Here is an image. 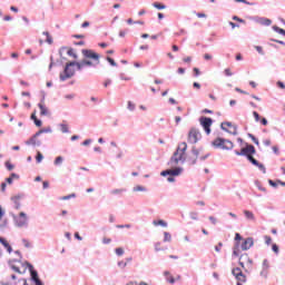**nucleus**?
Segmentation results:
<instances>
[{
	"label": "nucleus",
	"mask_w": 285,
	"mask_h": 285,
	"mask_svg": "<svg viewBox=\"0 0 285 285\" xmlns=\"http://www.w3.org/2000/svg\"><path fill=\"white\" fill-rule=\"evenodd\" d=\"M82 55L85 59H91V60H82L81 62H75V66L78 68V70H83L86 66H99L101 56L97 52H95L91 49H83Z\"/></svg>",
	"instance_id": "obj_1"
},
{
	"label": "nucleus",
	"mask_w": 285,
	"mask_h": 285,
	"mask_svg": "<svg viewBox=\"0 0 285 285\" xmlns=\"http://www.w3.org/2000/svg\"><path fill=\"white\" fill-rule=\"evenodd\" d=\"M256 150H255V146L253 145H247L246 147L242 148L240 151H235V155H237L238 157H247L248 161H250V164H253V166H257V168H259V170H262L264 174H266V167H264L263 164H259V161H257V159H255V157H253L255 155Z\"/></svg>",
	"instance_id": "obj_2"
},
{
	"label": "nucleus",
	"mask_w": 285,
	"mask_h": 285,
	"mask_svg": "<svg viewBox=\"0 0 285 285\" xmlns=\"http://www.w3.org/2000/svg\"><path fill=\"white\" fill-rule=\"evenodd\" d=\"M21 266H24V269L21 272V268L17 265H12L11 268L12 271H14L16 273H19V275L26 273V268H29L30 275H31V282L35 283V285H43V282H41V279L39 278V273H37V271L35 269V267L30 264H21Z\"/></svg>",
	"instance_id": "obj_3"
},
{
	"label": "nucleus",
	"mask_w": 285,
	"mask_h": 285,
	"mask_svg": "<svg viewBox=\"0 0 285 285\" xmlns=\"http://www.w3.org/2000/svg\"><path fill=\"white\" fill-rule=\"evenodd\" d=\"M186 150H188V144L180 142L170 159L171 164L177 165L179 161H186Z\"/></svg>",
	"instance_id": "obj_4"
},
{
	"label": "nucleus",
	"mask_w": 285,
	"mask_h": 285,
	"mask_svg": "<svg viewBox=\"0 0 285 285\" xmlns=\"http://www.w3.org/2000/svg\"><path fill=\"white\" fill-rule=\"evenodd\" d=\"M213 146L216 148H222L223 150H233V141L226 140L224 138H216L213 141Z\"/></svg>",
	"instance_id": "obj_5"
},
{
	"label": "nucleus",
	"mask_w": 285,
	"mask_h": 285,
	"mask_svg": "<svg viewBox=\"0 0 285 285\" xmlns=\"http://www.w3.org/2000/svg\"><path fill=\"white\" fill-rule=\"evenodd\" d=\"M75 61L73 62H68L66 65L63 73H60V80L66 81V79H70L71 77L75 76Z\"/></svg>",
	"instance_id": "obj_6"
},
{
	"label": "nucleus",
	"mask_w": 285,
	"mask_h": 285,
	"mask_svg": "<svg viewBox=\"0 0 285 285\" xmlns=\"http://www.w3.org/2000/svg\"><path fill=\"white\" fill-rule=\"evenodd\" d=\"M202 139V132H199V129L193 127L187 136L188 144H197Z\"/></svg>",
	"instance_id": "obj_7"
},
{
	"label": "nucleus",
	"mask_w": 285,
	"mask_h": 285,
	"mask_svg": "<svg viewBox=\"0 0 285 285\" xmlns=\"http://www.w3.org/2000/svg\"><path fill=\"white\" fill-rule=\"evenodd\" d=\"M234 277L237 279V285L246 284V275L242 272V268L236 267L232 271Z\"/></svg>",
	"instance_id": "obj_8"
},
{
	"label": "nucleus",
	"mask_w": 285,
	"mask_h": 285,
	"mask_svg": "<svg viewBox=\"0 0 285 285\" xmlns=\"http://www.w3.org/2000/svg\"><path fill=\"white\" fill-rule=\"evenodd\" d=\"M199 124L204 128L206 135H210V126H213V118L200 117Z\"/></svg>",
	"instance_id": "obj_9"
},
{
	"label": "nucleus",
	"mask_w": 285,
	"mask_h": 285,
	"mask_svg": "<svg viewBox=\"0 0 285 285\" xmlns=\"http://www.w3.org/2000/svg\"><path fill=\"white\" fill-rule=\"evenodd\" d=\"M160 175L163 177H167V175H170V177H168V181H175V178H173V177H177L178 175H181V168L164 170L160 173Z\"/></svg>",
	"instance_id": "obj_10"
},
{
	"label": "nucleus",
	"mask_w": 285,
	"mask_h": 285,
	"mask_svg": "<svg viewBox=\"0 0 285 285\" xmlns=\"http://www.w3.org/2000/svg\"><path fill=\"white\" fill-rule=\"evenodd\" d=\"M222 128L226 130V132H229V135H237V127L233 125V122H223Z\"/></svg>",
	"instance_id": "obj_11"
},
{
	"label": "nucleus",
	"mask_w": 285,
	"mask_h": 285,
	"mask_svg": "<svg viewBox=\"0 0 285 285\" xmlns=\"http://www.w3.org/2000/svg\"><path fill=\"white\" fill-rule=\"evenodd\" d=\"M43 130L36 132L29 140L26 141L27 146H41V141L37 139L39 135H42Z\"/></svg>",
	"instance_id": "obj_12"
},
{
	"label": "nucleus",
	"mask_w": 285,
	"mask_h": 285,
	"mask_svg": "<svg viewBox=\"0 0 285 285\" xmlns=\"http://www.w3.org/2000/svg\"><path fill=\"white\" fill-rule=\"evenodd\" d=\"M254 244L255 243H254L253 238L249 237V238H246L243 240L240 248H242V250H249V248H253Z\"/></svg>",
	"instance_id": "obj_13"
},
{
	"label": "nucleus",
	"mask_w": 285,
	"mask_h": 285,
	"mask_svg": "<svg viewBox=\"0 0 285 285\" xmlns=\"http://www.w3.org/2000/svg\"><path fill=\"white\" fill-rule=\"evenodd\" d=\"M268 268H271V264L267 259L263 261V269L261 272L262 277H268Z\"/></svg>",
	"instance_id": "obj_14"
},
{
	"label": "nucleus",
	"mask_w": 285,
	"mask_h": 285,
	"mask_svg": "<svg viewBox=\"0 0 285 285\" xmlns=\"http://www.w3.org/2000/svg\"><path fill=\"white\" fill-rule=\"evenodd\" d=\"M18 226H26L28 224V218L26 217V213L21 212L19 217L17 218Z\"/></svg>",
	"instance_id": "obj_15"
},
{
	"label": "nucleus",
	"mask_w": 285,
	"mask_h": 285,
	"mask_svg": "<svg viewBox=\"0 0 285 285\" xmlns=\"http://www.w3.org/2000/svg\"><path fill=\"white\" fill-rule=\"evenodd\" d=\"M199 157V150L197 148L191 149V156L189 157L190 164H197V158Z\"/></svg>",
	"instance_id": "obj_16"
},
{
	"label": "nucleus",
	"mask_w": 285,
	"mask_h": 285,
	"mask_svg": "<svg viewBox=\"0 0 285 285\" xmlns=\"http://www.w3.org/2000/svg\"><path fill=\"white\" fill-rule=\"evenodd\" d=\"M11 279H13L14 285H28V281L26 278H20L17 281V275H11Z\"/></svg>",
	"instance_id": "obj_17"
},
{
	"label": "nucleus",
	"mask_w": 285,
	"mask_h": 285,
	"mask_svg": "<svg viewBox=\"0 0 285 285\" xmlns=\"http://www.w3.org/2000/svg\"><path fill=\"white\" fill-rule=\"evenodd\" d=\"M164 276L166 277V281L169 284H175V277L173 276V274H170V272L168 271L164 272Z\"/></svg>",
	"instance_id": "obj_18"
},
{
	"label": "nucleus",
	"mask_w": 285,
	"mask_h": 285,
	"mask_svg": "<svg viewBox=\"0 0 285 285\" xmlns=\"http://www.w3.org/2000/svg\"><path fill=\"white\" fill-rule=\"evenodd\" d=\"M0 244H2L4 248H7L8 253H12V246H10V244L8 243V240H6V238L0 237Z\"/></svg>",
	"instance_id": "obj_19"
},
{
	"label": "nucleus",
	"mask_w": 285,
	"mask_h": 285,
	"mask_svg": "<svg viewBox=\"0 0 285 285\" xmlns=\"http://www.w3.org/2000/svg\"><path fill=\"white\" fill-rule=\"evenodd\" d=\"M0 244H2L4 248H7L8 253H12V246H10V244L8 243V240H6V238L0 237Z\"/></svg>",
	"instance_id": "obj_20"
},
{
	"label": "nucleus",
	"mask_w": 285,
	"mask_h": 285,
	"mask_svg": "<svg viewBox=\"0 0 285 285\" xmlns=\"http://www.w3.org/2000/svg\"><path fill=\"white\" fill-rule=\"evenodd\" d=\"M244 215L249 222H255V214L253 212L245 209Z\"/></svg>",
	"instance_id": "obj_21"
},
{
	"label": "nucleus",
	"mask_w": 285,
	"mask_h": 285,
	"mask_svg": "<svg viewBox=\"0 0 285 285\" xmlns=\"http://www.w3.org/2000/svg\"><path fill=\"white\" fill-rule=\"evenodd\" d=\"M39 109H40V115L46 116L48 115V108L46 107V105L43 104V101H41L38 105Z\"/></svg>",
	"instance_id": "obj_22"
},
{
	"label": "nucleus",
	"mask_w": 285,
	"mask_h": 285,
	"mask_svg": "<svg viewBox=\"0 0 285 285\" xmlns=\"http://www.w3.org/2000/svg\"><path fill=\"white\" fill-rule=\"evenodd\" d=\"M246 262H250V258H248V254H244L239 258V265L242 266V268H244V264H246Z\"/></svg>",
	"instance_id": "obj_23"
},
{
	"label": "nucleus",
	"mask_w": 285,
	"mask_h": 285,
	"mask_svg": "<svg viewBox=\"0 0 285 285\" xmlns=\"http://www.w3.org/2000/svg\"><path fill=\"white\" fill-rule=\"evenodd\" d=\"M153 224L154 226H163V228H166L168 226V223L164 222L163 219L154 220Z\"/></svg>",
	"instance_id": "obj_24"
},
{
	"label": "nucleus",
	"mask_w": 285,
	"mask_h": 285,
	"mask_svg": "<svg viewBox=\"0 0 285 285\" xmlns=\"http://www.w3.org/2000/svg\"><path fill=\"white\" fill-rule=\"evenodd\" d=\"M164 242H173V236L170 235V233H164Z\"/></svg>",
	"instance_id": "obj_25"
},
{
	"label": "nucleus",
	"mask_w": 285,
	"mask_h": 285,
	"mask_svg": "<svg viewBox=\"0 0 285 285\" xmlns=\"http://www.w3.org/2000/svg\"><path fill=\"white\" fill-rule=\"evenodd\" d=\"M36 161L37 164H41V161H43V154H41V151L37 153Z\"/></svg>",
	"instance_id": "obj_26"
},
{
	"label": "nucleus",
	"mask_w": 285,
	"mask_h": 285,
	"mask_svg": "<svg viewBox=\"0 0 285 285\" xmlns=\"http://www.w3.org/2000/svg\"><path fill=\"white\" fill-rule=\"evenodd\" d=\"M67 55H68L69 57H72L73 59H77V53H75V49H72V48H69V49L67 50Z\"/></svg>",
	"instance_id": "obj_27"
},
{
	"label": "nucleus",
	"mask_w": 285,
	"mask_h": 285,
	"mask_svg": "<svg viewBox=\"0 0 285 285\" xmlns=\"http://www.w3.org/2000/svg\"><path fill=\"white\" fill-rule=\"evenodd\" d=\"M153 6L154 8H157V10H166V6L159 2H155Z\"/></svg>",
	"instance_id": "obj_28"
},
{
	"label": "nucleus",
	"mask_w": 285,
	"mask_h": 285,
	"mask_svg": "<svg viewBox=\"0 0 285 285\" xmlns=\"http://www.w3.org/2000/svg\"><path fill=\"white\" fill-rule=\"evenodd\" d=\"M42 35L47 36V43L52 45V36L48 31H45Z\"/></svg>",
	"instance_id": "obj_29"
},
{
	"label": "nucleus",
	"mask_w": 285,
	"mask_h": 285,
	"mask_svg": "<svg viewBox=\"0 0 285 285\" xmlns=\"http://www.w3.org/2000/svg\"><path fill=\"white\" fill-rule=\"evenodd\" d=\"M248 137L256 146H259V140L253 134H248Z\"/></svg>",
	"instance_id": "obj_30"
},
{
	"label": "nucleus",
	"mask_w": 285,
	"mask_h": 285,
	"mask_svg": "<svg viewBox=\"0 0 285 285\" xmlns=\"http://www.w3.org/2000/svg\"><path fill=\"white\" fill-rule=\"evenodd\" d=\"M273 30H275V32H278V35H285V30L279 28V27H277V26H274Z\"/></svg>",
	"instance_id": "obj_31"
},
{
	"label": "nucleus",
	"mask_w": 285,
	"mask_h": 285,
	"mask_svg": "<svg viewBox=\"0 0 285 285\" xmlns=\"http://www.w3.org/2000/svg\"><path fill=\"white\" fill-rule=\"evenodd\" d=\"M115 253H116V255H118V257H121V255H124V248L122 247H117L115 249Z\"/></svg>",
	"instance_id": "obj_32"
},
{
	"label": "nucleus",
	"mask_w": 285,
	"mask_h": 285,
	"mask_svg": "<svg viewBox=\"0 0 285 285\" xmlns=\"http://www.w3.org/2000/svg\"><path fill=\"white\" fill-rule=\"evenodd\" d=\"M60 130H61V132H69L68 125L61 124L60 125Z\"/></svg>",
	"instance_id": "obj_33"
},
{
	"label": "nucleus",
	"mask_w": 285,
	"mask_h": 285,
	"mask_svg": "<svg viewBox=\"0 0 285 285\" xmlns=\"http://www.w3.org/2000/svg\"><path fill=\"white\" fill-rule=\"evenodd\" d=\"M59 164H63V157H61V156H58V157L56 158V160H55V165H56V166H59Z\"/></svg>",
	"instance_id": "obj_34"
},
{
	"label": "nucleus",
	"mask_w": 285,
	"mask_h": 285,
	"mask_svg": "<svg viewBox=\"0 0 285 285\" xmlns=\"http://www.w3.org/2000/svg\"><path fill=\"white\" fill-rule=\"evenodd\" d=\"M155 250H156L157 253H159V250H164V247H161V243H156V244H155Z\"/></svg>",
	"instance_id": "obj_35"
},
{
	"label": "nucleus",
	"mask_w": 285,
	"mask_h": 285,
	"mask_svg": "<svg viewBox=\"0 0 285 285\" xmlns=\"http://www.w3.org/2000/svg\"><path fill=\"white\" fill-rule=\"evenodd\" d=\"M224 72H225L226 77H233V71L230 70V68H226L224 70Z\"/></svg>",
	"instance_id": "obj_36"
},
{
	"label": "nucleus",
	"mask_w": 285,
	"mask_h": 285,
	"mask_svg": "<svg viewBox=\"0 0 285 285\" xmlns=\"http://www.w3.org/2000/svg\"><path fill=\"white\" fill-rule=\"evenodd\" d=\"M17 177V174H11L9 178L6 179L7 184H12V179Z\"/></svg>",
	"instance_id": "obj_37"
},
{
	"label": "nucleus",
	"mask_w": 285,
	"mask_h": 285,
	"mask_svg": "<svg viewBox=\"0 0 285 285\" xmlns=\"http://www.w3.org/2000/svg\"><path fill=\"white\" fill-rule=\"evenodd\" d=\"M253 116H254L255 121H261L262 118L257 111H254Z\"/></svg>",
	"instance_id": "obj_38"
},
{
	"label": "nucleus",
	"mask_w": 285,
	"mask_h": 285,
	"mask_svg": "<svg viewBox=\"0 0 285 285\" xmlns=\"http://www.w3.org/2000/svg\"><path fill=\"white\" fill-rule=\"evenodd\" d=\"M107 61L108 63H110V66H117V62H115V59L107 57Z\"/></svg>",
	"instance_id": "obj_39"
},
{
	"label": "nucleus",
	"mask_w": 285,
	"mask_h": 285,
	"mask_svg": "<svg viewBox=\"0 0 285 285\" xmlns=\"http://www.w3.org/2000/svg\"><path fill=\"white\" fill-rule=\"evenodd\" d=\"M264 239H265V244L267 245H271L273 242V238H271V236H265Z\"/></svg>",
	"instance_id": "obj_40"
},
{
	"label": "nucleus",
	"mask_w": 285,
	"mask_h": 285,
	"mask_svg": "<svg viewBox=\"0 0 285 285\" xmlns=\"http://www.w3.org/2000/svg\"><path fill=\"white\" fill-rule=\"evenodd\" d=\"M272 249L274 250V253L277 255L279 253V247L277 246V244H274L272 246Z\"/></svg>",
	"instance_id": "obj_41"
},
{
	"label": "nucleus",
	"mask_w": 285,
	"mask_h": 285,
	"mask_svg": "<svg viewBox=\"0 0 285 285\" xmlns=\"http://www.w3.org/2000/svg\"><path fill=\"white\" fill-rule=\"evenodd\" d=\"M72 197H77V195L70 194V195H68V196H63V197H62V200L72 199Z\"/></svg>",
	"instance_id": "obj_42"
},
{
	"label": "nucleus",
	"mask_w": 285,
	"mask_h": 285,
	"mask_svg": "<svg viewBox=\"0 0 285 285\" xmlns=\"http://www.w3.org/2000/svg\"><path fill=\"white\" fill-rule=\"evenodd\" d=\"M268 184H269V186H273V188H277V186H278V183L277 181H273V180H268Z\"/></svg>",
	"instance_id": "obj_43"
},
{
	"label": "nucleus",
	"mask_w": 285,
	"mask_h": 285,
	"mask_svg": "<svg viewBox=\"0 0 285 285\" xmlns=\"http://www.w3.org/2000/svg\"><path fill=\"white\" fill-rule=\"evenodd\" d=\"M184 63H190L193 61V58L190 56L183 59Z\"/></svg>",
	"instance_id": "obj_44"
},
{
	"label": "nucleus",
	"mask_w": 285,
	"mask_h": 285,
	"mask_svg": "<svg viewBox=\"0 0 285 285\" xmlns=\"http://www.w3.org/2000/svg\"><path fill=\"white\" fill-rule=\"evenodd\" d=\"M255 49L259 55H264V49L261 46H256Z\"/></svg>",
	"instance_id": "obj_45"
},
{
	"label": "nucleus",
	"mask_w": 285,
	"mask_h": 285,
	"mask_svg": "<svg viewBox=\"0 0 285 285\" xmlns=\"http://www.w3.org/2000/svg\"><path fill=\"white\" fill-rule=\"evenodd\" d=\"M194 73H195V77H199L202 75V72L199 71V68L197 67L194 68Z\"/></svg>",
	"instance_id": "obj_46"
},
{
	"label": "nucleus",
	"mask_w": 285,
	"mask_h": 285,
	"mask_svg": "<svg viewBox=\"0 0 285 285\" xmlns=\"http://www.w3.org/2000/svg\"><path fill=\"white\" fill-rule=\"evenodd\" d=\"M6 167L9 169V170H14V165L10 164V163H6Z\"/></svg>",
	"instance_id": "obj_47"
},
{
	"label": "nucleus",
	"mask_w": 285,
	"mask_h": 285,
	"mask_svg": "<svg viewBox=\"0 0 285 285\" xmlns=\"http://www.w3.org/2000/svg\"><path fill=\"white\" fill-rule=\"evenodd\" d=\"M204 59H205L206 61H210V59H213V56L209 55V53H205V55H204Z\"/></svg>",
	"instance_id": "obj_48"
},
{
	"label": "nucleus",
	"mask_w": 285,
	"mask_h": 285,
	"mask_svg": "<svg viewBox=\"0 0 285 285\" xmlns=\"http://www.w3.org/2000/svg\"><path fill=\"white\" fill-rule=\"evenodd\" d=\"M33 122H35V125H36L38 128H41V126H42L41 120L36 119V120H33Z\"/></svg>",
	"instance_id": "obj_49"
},
{
	"label": "nucleus",
	"mask_w": 285,
	"mask_h": 285,
	"mask_svg": "<svg viewBox=\"0 0 285 285\" xmlns=\"http://www.w3.org/2000/svg\"><path fill=\"white\" fill-rule=\"evenodd\" d=\"M272 150L275 155H279V148L277 146L272 147Z\"/></svg>",
	"instance_id": "obj_50"
},
{
	"label": "nucleus",
	"mask_w": 285,
	"mask_h": 285,
	"mask_svg": "<svg viewBox=\"0 0 285 285\" xmlns=\"http://www.w3.org/2000/svg\"><path fill=\"white\" fill-rule=\"evenodd\" d=\"M111 83H112V80L107 79V80L104 82V86H105V88H108V86H110Z\"/></svg>",
	"instance_id": "obj_51"
},
{
	"label": "nucleus",
	"mask_w": 285,
	"mask_h": 285,
	"mask_svg": "<svg viewBox=\"0 0 285 285\" xmlns=\"http://www.w3.org/2000/svg\"><path fill=\"white\" fill-rule=\"evenodd\" d=\"M261 124H262L263 126H268V120H267L266 118H262V119H261Z\"/></svg>",
	"instance_id": "obj_52"
},
{
	"label": "nucleus",
	"mask_w": 285,
	"mask_h": 285,
	"mask_svg": "<svg viewBox=\"0 0 285 285\" xmlns=\"http://www.w3.org/2000/svg\"><path fill=\"white\" fill-rule=\"evenodd\" d=\"M110 242H112V239L108 238V237H105L102 239V244H110Z\"/></svg>",
	"instance_id": "obj_53"
},
{
	"label": "nucleus",
	"mask_w": 285,
	"mask_h": 285,
	"mask_svg": "<svg viewBox=\"0 0 285 285\" xmlns=\"http://www.w3.org/2000/svg\"><path fill=\"white\" fill-rule=\"evenodd\" d=\"M128 108L129 110H135V104H132L131 101L128 102Z\"/></svg>",
	"instance_id": "obj_54"
},
{
	"label": "nucleus",
	"mask_w": 285,
	"mask_h": 285,
	"mask_svg": "<svg viewBox=\"0 0 285 285\" xmlns=\"http://www.w3.org/2000/svg\"><path fill=\"white\" fill-rule=\"evenodd\" d=\"M277 86H278V88H282V90L285 89V85H284V82H282V81H278V82H277Z\"/></svg>",
	"instance_id": "obj_55"
},
{
	"label": "nucleus",
	"mask_w": 285,
	"mask_h": 285,
	"mask_svg": "<svg viewBox=\"0 0 285 285\" xmlns=\"http://www.w3.org/2000/svg\"><path fill=\"white\" fill-rule=\"evenodd\" d=\"M209 222H212V224H217V218L209 216Z\"/></svg>",
	"instance_id": "obj_56"
},
{
	"label": "nucleus",
	"mask_w": 285,
	"mask_h": 285,
	"mask_svg": "<svg viewBox=\"0 0 285 285\" xmlns=\"http://www.w3.org/2000/svg\"><path fill=\"white\" fill-rule=\"evenodd\" d=\"M50 187V183H48V181H43L42 183V188H49Z\"/></svg>",
	"instance_id": "obj_57"
},
{
	"label": "nucleus",
	"mask_w": 285,
	"mask_h": 285,
	"mask_svg": "<svg viewBox=\"0 0 285 285\" xmlns=\"http://www.w3.org/2000/svg\"><path fill=\"white\" fill-rule=\"evenodd\" d=\"M235 239H236V242L242 240V235H239V233H236V235H235Z\"/></svg>",
	"instance_id": "obj_58"
},
{
	"label": "nucleus",
	"mask_w": 285,
	"mask_h": 285,
	"mask_svg": "<svg viewBox=\"0 0 285 285\" xmlns=\"http://www.w3.org/2000/svg\"><path fill=\"white\" fill-rule=\"evenodd\" d=\"M196 16L198 17V19H205L206 13H196Z\"/></svg>",
	"instance_id": "obj_59"
},
{
	"label": "nucleus",
	"mask_w": 285,
	"mask_h": 285,
	"mask_svg": "<svg viewBox=\"0 0 285 285\" xmlns=\"http://www.w3.org/2000/svg\"><path fill=\"white\" fill-rule=\"evenodd\" d=\"M117 228H130V225H117Z\"/></svg>",
	"instance_id": "obj_60"
},
{
	"label": "nucleus",
	"mask_w": 285,
	"mask_h": 285,
	"mask_svg": "<svg viewBox=\"0 0 285 285\" xmlns=\"http://www.w3.org/2000/svg\"><path fill=\"white\" fill-rule=\"evenodd\" d=\"M88 26H90V22L85 21V22L81 24V28H88Z\"/></svg>",
	"instance_id": "obj_61"
},
{
	"label": "nucleus",
	"mask_w": 285,
	"mask_h": 285,
	"mask_svg": "<svg viewBox=\"0 0 285 285\" xmlns=\"http://www.w3.org/2000/svg\"><path fill=\"white\" fill-rule=\"evenodd\" d=\"M6 186H7L6 183H2V184H1V190H2V193H6Z\"/></svg>",
	"instance_id": "obj_62"
},
{
	"label": "nucleus",
	"mask_w": 285,
	"mask_h": 285,
	"mask_svg": "<svg viewBox=\"0 0 285 285\" xmlns=\"http://www.w3.org/2000/svg\"><path fill=\"white\" fill-rule=\"evenodd\" d=\"M31 119H32V121H36V119H38L36 112L31 114Z\"/></svg>",
	"instance_id": "obj_63"
},
{
	"label": "nucleus",
	"mask_w": 285,
	"mask_h": 285,
	"mask_svg": "<svg viewBox=\"0 0 285 285\" xmlns=\"http://www.w3.org/2000/svg\"><path fill=\"white\" fill-rule=\"evenodd\" d=\"M90 141H91L90 139L85 140V141L82 142V146H89Z\"/></svg>",
	"instance_id": "obj_64"
}]
</instances>
